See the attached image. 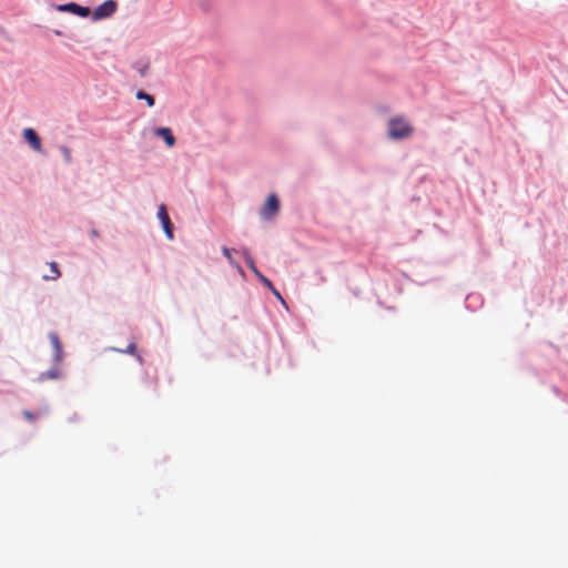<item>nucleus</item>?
I'll return each mask as SVG.
<instances>
[{"label": "nucleus", "mask_w": 568, "mask_h": 568, "mask_svg": "<svg viewBox=\"0 0 568 568\" xmlns=\"http://www.w3.org/2000/svg\"><path fill=\"white\" fill-rule=\"evenodd\" d=\"M116 9H118V3L115 0H106L93 10L92 20L99 21L104 18H109L116 11Z\"/></svg>", "instance_id": "f03ea898"}, {"label": "nucleus", "mask_w": 568, "mask_h": 568, "mask_svg": "<svg viewBox=\"0 0 568 568\" xmlns=\"http://www.w3.org/2000/svg\"><path fill=\"white\" fill-rule=\"evenodd\" d=\"M50 271H51V274L44 275L43 276L44 280H57L58 277H60L61 273H60L58 264L55 262L50 263Z\"/></svg>", "instance_id": "9b49d317"}, {"label": "nucleus", "mask_w": 568, "mask_h": 568, "mask_svg": "<svg viewBox=\"0 0 568 568\" xmlns=\"http://www.w3.org/2000/svg\"><path fill=\"white\" fill-rule=\"evenodd\" d=\"M268 288L273 292V294H274V295H275V296H276V297H277V298H278L283 304H285V302H284L283 297L281 296L280 292H278V291H277L273 285H272V287H268Z\"/></svg>", "instance_id": "a211bd4d"}, {"label": "nucleus", "mask_w": 568, "mask_h": 568, "mask_svg": "<svg viewBox=\"0 0 568 568\" xmlns=\"http://www.w3.org/2000/svg\"><path fill=\"white\" fill-rule=\"evenodd\" d=\"M280 210V201L277 199V196L275 194H270L267 196V200L261 211V215L266 219V220H270L272 219L274 215L277 214Z\"/></svg>", "instance_id": "20e7f679"}, {"label": "nucleus", "mask_w": 568, "mask_h": 568, "mask_svg": "<svg viewBox=\"0 0 568 568\" xmlns=\"http://www.w3.org/2000/svg\"><path fill=\"white\" fill-rule=\"evenodd\" d=\"M59 377V372L58 371H54V369H50L45 373H42L40 375V381H44L47 378H51V379H54V378H58Z\"/></svg>", "instance_id": "ddd939ff"}, {"label": "nucleus", "mask_w": 568, "mask_h": 568, "mask_svg": "<svg viewBox=\"0 0 568 568\" xmlns=\"http://www.w3.org/2000/svg\"><path fill=\"white\" fill-rule=\"evenodd\" d=\"M23 138L34 151H38V152L41 151V140L33 129H31V128L24 129Z\"/></svg>", "instance_id": "423d86ee"}, {"label": "nucleus", "mask_w": 568, "mask_h": 568, "mask_svg": "<svg viewBox=\"0 0 568 568\" xmlns=\"http://www.w3.org/2000/svg\"><path fill=\"white\" fill-rule=\"evenodd\" d=\"M114 352H119V353H125V354H130V355H134L136 357V359L139 361V363L142 364L143 359H142V356L136 354V344L134 342L130 343L125 349H120V348H112Z\"/></svg>", "instance_id": "9d476101"}, {"label": "nucleus", "mask_w": 568, "mask_h": 568, "mask_svg": "<svg viewBox=\"0 0 568 568\" xmlns=\"http://www.w3.org/2000/svg\"><path fill=\"white\" fill-rule=\"evenodd\" d=\"M155 135L162 138L169 148L174 146L175 138L169 128H158L155 130Z\"/></svg>", "instance_id": "1a4fd4ad"}, {"label": "nucleus", "mask_w": 568, "mask_h": 568, "mask_svg": "<svg viewBox=\"0 0 568 568\" xmlns=\"http://www.w3.org/2000/svg\"><path fill=\"white\" fill-rule=\"evenodd\" d=\"M138 71L141 77H145L149 72V63L148 62L141 63V65L138 67Z\"/></svg>", "instance_id": "4468645a"}, {"label": "nucleus", "mask_w": 568, "mask_h": 568, "mask_svg": "<svg viewBox=\"0 0 568 568\" xmlns=\"http://www.w3.org/2000/svg\"><path fill=\"white\" fill-rule=\"evenodd\" d=\"M158 217L162 223L165 235L168 236L169 240H172L173 239V225L171 223V220H170L168 211H166V206L164 204L159 205Z\"/></svg>", "instance_id": "39448f33"}, {"label": "nucleus", "mask_w": 568, "mask_h": 568, "mask_svg": "<svg viewBox=\"0 0 568 568\" xmlns=\"http://www.w3.org/2000/svg\"><path fill=\"white\" fill-rule=\"evenodd\" d=\"M91 234H92L93 236H98V233H97V231H94V230L91 232Z\"/></svg>", "instance_id": "aec40b11"}, {"label": "nucleus", "mask_w": 568, "mask_h": 568, "mask_svg": "<svg viewBox=\"0 0 568 568\" xmlns=\"http://www.w3.org/2000/svg\"><path fill=\"white\" fill-rule=\"evenodd\" d=\"M49 339H50V343L54 351V354H53L54 361L57 363H60L62 361V356H63L62 344L60 342V338L55 333H50Z\"/></svg>", "instance_id": "0eeeda50"}, {"label": "nucleus", "mask_w": 568, "mask_h": 568, "mask_svg": "<svg viewBox=\"0 0 568 568\" xmlns=\"http://www.w3.org/2000/svg\"><path fill=\"white\" fill-rule=\"evenodd\" d=\"M57 36H61V32L59 30L54 31Z\"/></svg>", "instance_id": "412c9836"}, {"label": "nucleus", "mask_w": 568, "mask_h": 568, "mask_svg": "<svg viewBox=\"0 0 568 568\" xmlns=\"http://www.w3.org/2000/svg\"><path fill=\"white\" fill-rule=\"evenodd\" d=\"M246 263L251 271L260 278V281L266 286L272 287V282L264 276L255 266L254 260L251 255H246Z\"/></svg>", "instance_id": "6e6552de"}, {"label": "nucleus", "mask_w": 568, "mask_h": 568, "mask_svg": "<svg viewBox=\"0 0 568 568\" xmlns=\"http://www.w3.org/2000/svg\"><path fill=\"white\" fill-rule=\"evenodd\" d=\"M60 151L62 152L65 162L70 163L71 162V152H70V150L67 146H61Z\"/></svg>", "instance_id": "2eb2a0df"}, {"label": "nucleus", "mask_w": 568, "mask_h": 568, "mask_svg": "<svg viewBox=\"0 0 568 568\" xmlns=\"http://www.w3.org/2000/svg\"><path fill=\"white\" fill-rule=\"evenodd\" d=\"M222 253H223V255H224V256H225L230 262H232V256H231V250H230V248H227V247H225V246H224V247H222Z\"/></svg>", "instance_id": "f3484780"}, {"label": "nucleus", "mask_w": 568, "mask_h": 568, "mask_svg": "<svg viewBox=\"0 0 568 568\" xmlns=\"http://www.w3.org/2000/svg\"><path fill=\"white\" fill-rule=\"evenodd\" d=\"M551 390H552V393H554L556 396H558V397H561V396H562V393H561V390H560V388H559L558 386L552 385V386H551Z\"/></svg>", "instance_id": "6ab92c4d"}, {"label": "nucleus", "mask_w": 568, "mask_h": 568, "mask_svg": "<svg viewBox=\"0 0 568 568\" xmlns=\"http://www.w3.org/2000/svg\"><path fill=\"white\" fill-rule=\"evenodd\" d=\"M55 9L60 12H69V13L79 16L81 18H87L91 13V10L89 7H82L74 2L58 4L55 7Z\"/></svg>", "instance_id": "7ed1b4c3"}, {"label": "nucleus", "mask_w": 568, "mask_h": 568, "mask_svg": "<svg viewBox=\"0 0 568 568\" xmlns=\"http://www.w3.org/2000/svg\"><path fill=\"white\" fill-rule=\"evenodd\" d=\"M136 99H138V100L146 101V103H148V105H149V106H153V105H154V103H155L154 98H153L152 95H150V94H148V93L143 92V91H139V92L136 93Z\"/></svg>", "instance_id": "f8f14e48"}, {"label": "nucleus", "mask_w": 568, "mask_h": 568, "mask_svg": "<svg viewBox=\"0 0 568 568\" xmlns=\"http://www.w3.org/2000/svg\"><path fill=\"white\" fill-rule=\"evenodd\" d=\"M414 132V128L404 116H396L388 122V135L394 140L408 138Z\"/></svg>", "instance_id": "f257e3e1"}, {"label": "nucleus", "mask_w": 568, "mask_h": 568, "mask_svg": "<svg viewBox=\"0 0 568 568\" xmlns=\"http://www.w3.org/2000/svg\"><path fill=\"white\" fill-rule=\"evenodd\" d=\"M23 416L26 417V419H28L29 422H32L36 419V415L29 410H23Z\"/></svg>", "instance_id": "dca6fc26"}]
</instances>
